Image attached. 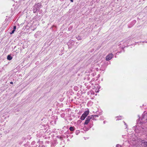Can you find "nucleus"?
Masks as SVG:
<instances>
[{"mask_svg":"<svg viewBox=\"0 0 147 147\" xmlns=\"http://www.w3.org/2000/svg\"><path fill=\"white\" fill-rule=\"evenodd\" d=\"M136 131V132H137V131L136 130V131Z\"/></svg>","mask_w":147,"mask_h":147,"instance_id":"22","label":"nucleus"},{"mask_svg":"<svg viewBox=\"0 0 147 147\" xmlns=\"http://www.w3.org/2000/svg\"><path fill=\"white\" fill-rule=\"evenodd\" d=\"M16 29V26H14L13 27V30H15Z\"/></svg>","mask_w":147,"mask_h":147,"instance_id":"15","label":"nucleus"},{"mask_svg":"<svg viewBox=\"0 0 147 147\" xmlns=\"http://www.w3.org/2000/svg\"><path fill=\"white\" fill-rule=\"evenodd\" d=\"M10 84H13V82H10Z\"/></svg>","mask_w":147,"mask_h":147,"instance_id":"16","label":"nucleus"},{"mask_svg":"<svg viewBox=\"0 0 147 147\" xmlns=\"http://www.w3.org/2000/svg\"><path fill=\"white\" fill-rule=\"evenodd\" d=\"M35 7H36L37 9H38L41 6V5L40 3H38L36 4L34 6Z\"/></svg>","mask_w":147,"mask_h":147,"instance_id":"5","label":"nucleus"},{"mask_svg":"<svg viewBox=\"0 0 147 147\" xmlns=\"http://www.w3.org/2000/svg\"><path fill=\"white\" fill-rule=\"evenodd\" d=\"M147 121V112L145 111L142 115L141 118H140L138 121V123H143Z\"/></svg>","mask_w":147,"mask_h":147,"instance_id":"1","label":"nucleus"},{"mask_svg":"<svg viewBox=\"0 0 147 147\" xmlns=\"http://www.w3.org/2000/svg\"><path fill=\"white\" fill-rule=\"evenodd\" d=\"M116 147H123L121 146V145H119L118 144V145H117Z\"/></svg>","mask_w":147,"mask_h":147,"instance_id":"14","label":"nucleus"},{"mask_svg":"<svg viewBox=\"0 0 147 147\" xmlns=\"http://www.w3.org/2000/svg\"><path fill=\"white\" fill-rule=\"evenodd\" d=\"M76 38L78 40H80L81 39V37L79 36H78V37H77Z\"/></svg>","mask_w":147,"mask_h":147,"instance_id":"12","label":"nucleus"},{"mask_svg":"<svg viewBox=\"0 0 147 147\" xmlns=\"http://www.w3.org/2000/svg\"><path fill=\"white\" fill-rule=\"evenodd\" d=\"M141 147H147V142L144 140L141 141Z\"/></svg>","mask_w":147,"mask_h":147,"instance_id":"4","label":"nucleus"},{"mask_svg":"<svg viewBox=\"0 0 147 147\" xmlns=\"http://www.w3.org/2000/svg\"><path fill=\"white\" fill-rule=\"evenodd\" d=\"M78 132H76V134H78Z\"/></svg>","mask_w":147,"mask_h":147,"instance_id":"20","label":"nucleus"},{"mask_svg":"<svg viewBox=\"0 0 147 147\" xmlns=\"http://www.w3.org/2000/svg\"><path fill=\"white\" fill-rule=\"evenodd\" d=\"M89 113V111L88 110L85 111L84 113L81 116L80 119L82 120H84L85 118L87 117Z\"/></svg>","mask_w":147,"mask_h":147,"instance_id":"2","label":"nucleus"},{"mask_svg":"<svg viewBox=\"0 0 147 147\" xmlns=\"http://www.w3.org/2000/svg\"><path fill=\"white\" fill-rule=\"evenodd\" d=\"M71 2H73V0H70Z\"/></svg>","mask_w":147,"mask_h":147,"instance_id":"18","label":"nucleus"},{"mask_svg":"<svg viewBox=\"0 0 147 147\" xmlns=\"http://www.w3.org/2000/svg\"><path fill=\"white\" fill-rule=\"evenodd\" d=\"M92 115L88 116V117L86 119L90 121V120L91 119H92Z\"/></svg>","mask_w":147,"mask_h":147,"instance_id":"7","label":"nucleus"},{"mask_svg":"<svg viewBox=\"0 0 147 147\" xmlns=\"http://www.w3.org/2000/svg\"><path fill=\"white\" fill-rule=\"evenodd\" d=\"M113 55L112 54H109L106 57V60L107 61H109L113 58Z\"/></svg>","mask_w":147,"mask_h":147,"instance_id":"3","label":"nucleus"},{"mask_svg":"<svg viewBox=\"0 0 147 147\" xmlns=\"http://www.w3.org/2000/svg\"><path fill=\"white\" fill-rule=\"evenodd\" d=\"M124 123H125V124L126 125V127L127 126V125H126V124L125 123V122H124Z\"/></svg>","mask_w":147,"mask_h":147,"instance_id":"19","label":"nucleus"},{"mask_svg":"<svg viewBox=\"0 0 147 147\" xmlns=\"http://www.w3.org/2000/svg\"><path fill=\"white\" fill-rule=\"evenodd\" d=\"M12 59V57L10 55H8L7 57V59L8 60H10Z\"/></svg>","mask_w":147,"mask_h":147,"instance_id":"6","label":"nucleus"},{"mask_svg":"<svg viewBox=\"0 0 147 147\" xmlns=\"http://www.w3.org/2000/svg\"><path fill=\"white\" fill-rule=\"evenodd\" d=\"M96 92H99V91H98V90H96Z\"/></svg>","mask_w":147,"mask_h":147,"instance_id":"17","label":"nucleus"},{"mask_svg":"<svg viewBox=\"0 0 147 147\" xmlns=\"http://www.w3.org/2000/svg\"><path fill=\"white\" fill-rule=\"evenodd\" d=\"M15 30H13L11 32H10V34H13V33H14V32H15Z\"/></svg>","mask_w":147,"mask_h":147,"instance_id":"13","label":"nucleus"},{"mask_svg":"<svg viewBox=\"0 0 147 147\" xmlns=\"http://www.w3.org/2000/svg\"><path fill=\"white\" fill-rule=\"evenodd\" d=\"M119 118V117H117L116 118ZM119 119H119V118H118Z\"/></svg>","mask_w":147,"mask_h":147,"instance_id":"21","label":"nucleus"},{"mask_svg":"<svg viewBox=\"0 0 147 147\" xmlns=\"http://www.w3.org/2000/svg\"><path fill=\"white\" fill-rule=\"evenodd\" d=\"M33 12L34 13H35L36 11L38 10V9H37L36 7H35V6H34V7L33 8Z\"/></svg>","mask_w":147,"mask_h":147,"instance_id":"8","label":"nucleus"},{"mask_svg":"<svg viewBox=\"0 0 147 147\" xmlns=\"http://www.w3.org/2000/svg\"><path fill=\"white\" fill-rule=\"evenodd\" d=\"M90 121L87 119H86V120L85 121L84 123V124L87 125V124Z\"/></svg>","mask_w":147,"mask_h":147,"instance_id":"9","label":"nucleus"},{"mask_svg":"<svg viewBox=\"0 0 147 147\" xmlns=\"http://www.w3.org/2000/svg\"><path fill=\"white\" fill-rule=\"evenodd\" d=\"M69 130L71 131H73L74 130V127H70L69 128Z\"/></svg>","mask_w":147,"mask_h":147,"instance_id":"10","label":"nucleus"},{"mask_svg":"<svg viewBox=\"0 0 147 147\" xmlns=\"http://www.w3.org/2000/svg\"><path fill=\"white\" fill-rule=\"evenodd\" d=\"M98 115H92V118L94 119V118L96 117H98Z\"/></svg>","mask_w":147,"mask_h":147,"instance_id":"11","label":"nucleus"}]
</instances>
